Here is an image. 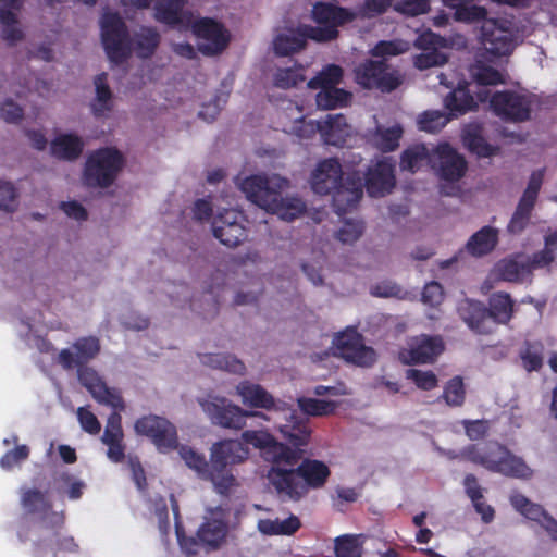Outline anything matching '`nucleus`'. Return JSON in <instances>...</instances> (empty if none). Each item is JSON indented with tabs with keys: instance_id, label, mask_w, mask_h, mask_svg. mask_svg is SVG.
<instances>
[{
	"instance_id": "f257e3e1",
	"label": "nucleus",
	"mask_w": 557,
	"mask_h": 557,
	"mask_svg": "<svg viewBox=\"0 0 557 557\" xmlns=\"http://www.w3.org/2000/svg\"><path fill=\"white\" fill-rule=\"evenodd\" d=\"M180 455L201 480L212 483L219 495L228 496L238 485L233 469L248 459L249 449L238 440H222L212 444L209 460L203 454L185 445L181 446Z\"/></svg>"
},
{
	"instance_id": "f03ea898",
	"label": "nucleus",
	"mask_w": 557,
	"mask_h": 557,
	"mask_svg": "<svg viewBox=\"0 0 557 557\" xmlns=\"http://www.w3.org/2000/svg\"><path fill=\"white\" fill-rule=\"evenodd\" d=\"M101 42L109 61L115 65L126 62L134 50L138 58H151L160 45L161 36L154 27L143 26L129 38L128 28L116 12L103 14L101 22Z\"/></svg>"
},
{
	"instance_id": "7ed1b4c3",
	"label": "nucleus",
	"mask_w": 557,
	"mask_h": 557,
	"mask_svg": "<svg viewBox=\"0 0 557 557\" xmlns=\"http://www.w3.org/2000/svg\"><path fill=\"white\" fill-rule=\"evenodd\" d=\"M311 188L319 195H332L333 208L338 215L357 208L362 198V177L354 171L343 177L342 165L335 158L318 163L311 175Z\"/></svg>"
},
{
	"instance_id": "20e7f679",
	"label": "nucleus",
	"mask_w": 557,
	"mask_h": 557,
	"mask_svg": "<svg viewBox=\"0 0 557 557\" xmlns=\"http://www.w3.org/2000/svg\"><path fill=\"white\" fill-rule=\"evenodd\" d=\"M288 186L286 178L264 175H251L243 180L240 189L246 197L268 212L277 214L282 220L293 221L306 212V203L296 197L284 198L281 189Z\"/></svg>"
},
{
	"instance_id": "39448f33",
	"label": "nucleus",
	"mask_w": 557,
	"mask_h": 557,
	"mask_svg": "<svg viewBox=\"0 0 557 557\" xmlns=\"http://www.w3.org/2000/svg\"><path fill=\"white\" fill-rule=\"evenodd\" d=\"M461 457L486 470L504 476L529 480L533 470L523 458L512 454L505 445L498 442H488L483 446L470 444L461 451Z\"/></svg>"
},
{
	"instance_id": "423d86ee",
	"label": "nucleus",
	"mask_w": 557,
	"mask_h": 557,
	"mask_svg": "<svg viewBox=\"0 0 557 557\" xmlns=\"http://www.w3.org/2000/svg\"><path fill=\"white\" fill-rule=\"evenodd\" d=\"M124 166V157L115 148L106 147L92 151L86 159L83 181L88 187L108 188Z\"/></svg>"
},
{
	"instance_id": "0eeeda50",
	"label": "nucleus",
	"mask_w": 557,
	"mask_h": 557,
	"mask_svg": "<svg viewBox=\"0 0 557 557\" xmlns=\"http://www.w3.org/2000/svg\"><path fill=\"white\" fill-rule=\"evenodd\" d=\"M202 410L210 418L214 425L224 429L242 430L246 426L248 418L268 420V417L260 411H248L234 405L224 397H214L212 400L200 401Z\"/></svg>"
},
{
	"instance_id": "6e6552de",
	"label": "nucleus",
	"mask_w": 557,
	"mask_h": 557,
	"mask_svg": "<svg viewBox=\"0 0 557 557\" xmlns=\"http://www.w3.org/2000/svg\"><path fill=\"white\" fill-rule=\"evenodd\" d=\"M531 96L513 90L494 92L490 98L493 113L506 122H524L531 116Z\"/></svg>"
},
{
	"instance_id": "1a4fd4ad",
	"label": "nucleus",
	"mask_w": 557,
	"mask_h": 557,
	"mask_svg": "<svg viewBox=\"0 0 557 557\" xmlns=\"http://www.w3.org/2000/svg\"><path fill=\"white\" fill-rule=\"evenodd\" d=\"M355 74L356 82L366 89L391 92L401 84L399 75L395 71H388L385 61L367 60L356 67Z\"/></svg>"
},
{
	"instance_id": "9d476101",
	"label": "nucleus",
	"mask_w": 557,
	"mask_h": 557,
	"mask_svg": "<svg viewBox=\"0 0 557 557\" xmlns=\"http://www.w3.org/2000/svg\"><path fill=\"white\" fill-rule=\"evenodd\" d=\"M334 355L358 367H371L375 362V351L363 343L355 330H346L334 338Z\"/></svg>"
},
{
	"instance_id": "9b49d317",
	"label": "nucleus",
	"mask_w": 557,
	"mask_h": 557,
	"mask_svg": "<svg viewBox=\"0 0 557 557\" xmlns=\"http://www.w3.org/2000/svg\"><path fill=\"white\" fill-rule=\"evenodd\" d=\"M21 506L28 515L39 516L40 529H55L65 525L63 512L53 510L46 493L37 488H21Z\"/></svg>"
},
{
	"instance_id": "f8f14e48",
	"label": "nucleus",
	"mask_w": 557,
	"mask_h": 557,
	"mask_svg": "<svg viewBox=\"0 0 557 557\" xmlns=\"http://www.w3.org/2000/svg\"><path fill=\"white\" fill-rule=\"evenodd\" d=\"M193 34L205 42L198 45V50L207 55L213 57L223 52L230 42V35L224 26L210 17L195 20L189 26Z\"/></svg>"
},
{
	"instance_id": "ddd939ff",
	"label": "nucleus",
	"mask_w": 557,
	"mask_h": 557,
	"mask_svg": "<svg viewBox=\"0 0 557 557\" xmlns=\"http://www.w3.org/2000/svg\"><path fill=\"white\" fill-rule=\"evenodd\" d=\"M530 26L527 24L517 25L512 21L505 22L504 29L494 27L488 30L483 27L482 45L485 51L493 57H504L510 54L519 36L525 35Z\"/></svg>"
},
{
	"instance_id": "4468645a",
	"label": "nucleus",
	"mask_w": 557,
	"mask_h": 557,
	"mask_svg": "<svg viewBox=\"0 0 557 557\" xmlns=\"http://www.w3.org/2000/svg\"><path fill=\"white\" fill-rule=\"evenodd\" d=\"M431 166L441 180L447 182H458L468 169L466 159L448 143L440 144L433 150Z\"/></svg>"
},
{
	"instance_id": "2eb2a0df",
	"label": "nucleus",
	"mask_w": 557,
	"mask_h": 557,
	"mask_svg": "<svg viewBox=\"0 0 557 557\" xmlns=\"http://www.w3.org/2000/svg\"><path fill=\"white\" fill-rule=\"evenodd\" d=\"M75 369L79 383L91 394L94 399L115 410L125 409V403L120 392L108 387L94 368L82 366Z\"/></svg>"
},
{
	"instance_id": "dca6fc26",
	"label": "nucleus",
	"mask_w": 557,
	"mask_h": 557,
	"mask_svg": "<svg viewBox=\"0 0 557 557\" xmlns=\"http://www.w3.org/2000/svg\"><path fill=\"white\" fill-rule=\"evenodd\" d=\"M101 350L100 339L96 336H83L72 344V349L64 348L58 355V363L64 370L87 366Z\"/></svg>"
},
{
	"instance_id": "f3484780",
	"label": "nucleus",
	"mask_w": 557,
	"mask_h": 557,
	"mask_svg": "<svg viewBox=\"0 0 557 557\" xmlns=\"http://www.w3.org/2000/svg\"><path fill=\"white\" fill-rule=\"evenodd\" d=\"M457 314L468 329L478 335H490L493 331V320L487 307L480 300L465 298L457 305Z\"/></svg>"
},
{
	"instance_id": "a211bd4d",
	"label": "nucleus",
	"mask_w": 557,
	"mask_h": 557,
	"mask_svg": "<svg viewBox=\"0 0 557 557\" xmlns=\"http://www.w3.org/2000/svg\"><path fill=\"white\" fill-rule=\"evenodd\" d=\"M509 500L517 512L525 519L536 522L547 532L552 540H557V520L540 504L531 502L527 496L517 491L510 494Z\"/></svg>"
},
{
	"instance_id": "6ab92c4d",
	"label": "nucleus",
	"mask_w": 557,
	"mask_h": 557,
	"mask_svg": "<svg viewBox=\"0 0 557 557\" xmlns=\"http://www.w3.org/2000/svg\"><path fill=\"white\" fill-rule=\"evenodd\" d=\"M395 186L394 165L382 159L368 168L362 181V188L366 187L371 197H382L391 193Z\"/></svg>"
},
{
	"instance_id": "aec40b11",
	"label": "nucleus",
	"mask_w": 557,
	"mask_h": 557,
	"mask_svg": "<svg viewBox=\"0 0 557 557\" xmlns=\"http://www.w3.org/2000/svg\"><path fill=\"white\" fill-rule=\"evenodd\" d=\"M267 476L278 495L293 502H298L306 496V488L301 485L296 468L271 466Z\"/></svg>"
},
{
	"instance_id": "412c9836",
	"label": "nucleus",
	"mask_w": 557,
	"mask_h": 557,
	"mask_svg": "<svg viewBox=\"0 0 557 557\" xmlns=\"http://www.w3.org/2000/svg\"><path fill=\"white\" fill-rule=\"evenodd\" d=\"M444 342L441 336L422 334L412 339L410 348L403 354L407 364L432 363L444 351Z\"/></svg>"
},
{
	"instance_id": "4be33fe9",
	"label": "nucleus",
	"mask_w": 557,
	"mask_h": 557,
	"mask_svg": "<svg viewBox=\"0 0 557 557\" xmlns=\"http://www.w3.org/2000/svg\"><path fill=\"white\" fill-rule=\"evenodd\" d=\"M187 0H157L154 18L170 27L189 29L193 24V11L185 9Z\"/></svg>"
},
{
	"instance_id": "5701e85b",
	"label": "nucleus",
	"mask_w": 557,
	"mask_h": 557,
	"mask_svg": "<svg viewBox=\"0 0 557 557\" xmlns=\"http://www.w3.org/2000/svg\"><path fill=\"white\" fill-rule=\"evenodd\" d=\"M237 216L235 211L225 210L212 221L213 236L227 247H236L247 237L246 230L237 221Z\"/></svg>"
},
{
	"instance_id": "b1692460",
	"label": "nucleus",
	"mask_w": 557,
	"mask_h": 557,
	"mask_svg": "<svg viewBox=\"0 0 557 557\" xmlns=\"http://www.w3.org/2000/svg\"><path fill=\"white\" fill-rule=\"evenodd\" d=\"M301 485L306 488V495L309 490L322 488L327 482L331 470L326 463L318 459L304 458L296 467Z\"/></svg>"
},
{
	"instance_id": "393cba45",
	"label": "nucleus",
	"mask_w": 557,
	"mask_h": 557,
	"mask_svg": "<svg viewBox=\"0 0 557 557\" xmlns=\"http://www.w3.org/2000/svg\"><path fill=\"white\" fill-rule=\"evenodd\" d=\"M63 527L55 529H42L48 535L34 542V557H41L46 546H52L53 557H58L59 552L77 553L78 544L72 535L62 534Z\"/></svg>"
},
{
	"instance_id": "a878e982",
	"label": "nucleus",
	"mask_w": 557,
	"mask_h": 557,
	"mask_svg": "<svg viewBox=\"0 0 557 557\" xmlns=\"http://www.w3.org/2000/svg\"><path fill=\"white\" fill-rule=\"evenodd\" d=\"M312 18L319 25H334V28L337 29L338 26L357 20V14L350 9L319 1L313 5Z\"/></svg>"
},
{
	"instance_id": "bb28decb",
	"label": "nucleus",
	"mask_w": 557,
	"mask_h": 557,
	"mask_svg": "<svg viewBox=\"0 0 557 557\" xmlns=\"http://www.w3.org/2000/svg\"><path fill=\"white\" fill-rule=\"evenodd\" d=\"M242 403L250 408L271 410L275 407L274 397L260 384L243 381L236 386Z\"/></svg>"
},
{
	"instance_id": "cd10ccee",
	"label": "nucleus",
	"mask_w": 557,
	"mask_h": 557,
	"mask_svg": "<svg viewBox=\"0 0 557 557\" xmlns=\"http://www.w3.org/2000/svg\"><path fill=\"white\" fill-rule=\"evenodd\" d=\"M278 431L287 444L296 448L307 446L311 437V429L308 420L295 413H292L289 419H287L284 424L280 425Z\"/></svg>"
},
{
	"instance_id": "c85d7f7f",
	"label": "nucleus",
	"mask_w": 557,
	"mask_h": 557,
	"mask_svg": "<svg viewBox=\"0 0 557 557\" xmlns=\"http://www.w3.org/2000/svg\"><path fill=\"white\" fill-rule=\"evenodd\" d=\"M444 107L449 111L451 116L458 117L459 115L475 110L478 102L469 89V84L463 82L446 95L444 98Z\"/></svg>"
},
{
	"instance_id": "c756f323",
	"label": "nucleus",
	"mask_w": 557,
	"mask_h": 557,
	"mask_svg": "<svg viewBox=\"0 0 557 557\" xmlns=\"http://www.w3.org/2000/svg\"><path fill=\"white\" fill-rule=\"evenodd\" d=\"M346 117L343 114H327L325 119L315 124V129L321 134L327 145L342 146L348 135Z\"/></svg>"
},
{
	"instance_id": "7c9ffc66",
	"label": "nucleus",
	"mask_w": 557,
	"mask_h": 557,
	"mask_svg": "<svg viewBox=\"0 0 557 557\" xmlns=\"http://www.w3.org/2000/svg\"><path fill=\"white\" fill-rule=\"evenodd\" d=\"M499 232L493 226H483L467 242L466 249L473 257H483L492 252L498 244Z\"/></svg>"
},
{
	"instance_id": "2f4dec72",
	"label": "nucleus",
	"mask_w": 557,
	"mask_h": 557,
	"mask_svg": "<svg viewBox=\"0 0 557 557\" xmlns=\"http://www.w3.org/2000/svg\"><path fill=\"white\" fill-rule=\"evenodd\" d=\"M83 139L75 134H61L50 145L53 157L60 160L74 161L81 157L84 150Z\"/></svg>"
},
{
	"instance_id": "473e14b6",
	"label": "nucleus",
	"mask_w": 557,
	"mask_h": 557,
	"mask_svg": "<svg viewBox=\"0 0 557 557\" xmlns=\"http://www.w3.org/2000/svg\"><path fill=\"white\" fill-rule=\"evenodd\" d=\"M474 0H443L444 5L454 10L453 17L456 22L479 23L486 18L487 11L484 7L473 4Z\"/></svg>"
},
{
	"instance_id": "72a5a7b5",
	"label": "nucleus",
	"mask_w": 557,
	"mask_h": 557,
	"mask_svg": "<svg viewBox=\"0 0 557 557\" xmlns=\"http://www.w3.org/2000/svg\"><path fill=\"white\" fill-rule=\"evenodd\" d=\"M487 312L493 320V331L495 332L499 324H507L513 314V300L507 293H494L488 298Z\"/></svg>"
},
{
	"instance_id": "f704fd0d",
	"label": "nucleus",
	"mask_w": 557,
	"mask_h": 557,
	"mask_svg": "<svg viewBox=\"0 0 557 557\" xmlns=\"http://www.w3.org/2000/svg\"><path fill=\"white\" fill-rule=\"evenodd\" d=\"M403 132L400 125L391 127L377 125L375 129L369 134V140L380 151L392 152L398 148Z\"/></svg>"
},
{
	"instance_id": "c9c22d12",
	"label": "nucleus",
	"mask_w": 557,
	"mask_h": 557,
	"mask_svg": "<svg viewBox=\"0 0 557 557\" xmlns=\"http://www.w3.org/2000/svg\"><path fill=\"white\" fill-rule=\"evenodd\" d=\"M305 39L300 25L289 28L286 33L277 34L273 39V49L276 55L287 57L305 48Z\"/></svg>"
},
{
	"instance_id": "e433bc0d",
	"label": "nucleus",
	"mask_w": 557,
	"mask_h": 557,
	"mask_svg": "<svg viewBox=\"0 0 557 557\" xmlns=\"http://www.w3.org/2000/svg\"><path fill=\"white\" fill-rule=\"evenodd\" d=\"M304 453L301 448H292L289 444L287 445L275 440L268 450L265 458L272 462V466L281 467V465H285L295 468L302 459Z\"/></svg>"
},
{
	"instance_id": "4c0bfd02",
	"label": "nucleus",
	"mask_w": 557,
	"mask_h": 557,
	"mask_svg": "<svg viewBox=\"0 0 557 557\" xmlns=\"http://www.w3.org/2000/svg\"><path fill=\"white\" fill-rule=\"evenodd\" d=\"M200 361L203 366L233 374L243 375L246 371L245 363L230 354H203L200 355Z\"/></svg>"
},
{
	"instance_id": "58836bf2",
	"label": "nucleus",
	"mask_w": 557,
	"mask_h": 557,
	"mask_svg": "<svg viewBox=\"0 0 557 557\" xmlns=\"http://www.w3.org/2000/svg\"><path fill=\"white\" fill-rule=\"evenodd\" d=\"M472 75L476 84L482 87L494 86L504 83L502 73L490 65H476L472 72ZM476 96L480 102H486L491 98L490 90L486 88L476 91Z\"/></svg>"
},
{
	"instance_id": "ea45409f",
	"label": "nucleus",
	"mask_w": 557,
	"mask_h": 557,
	"mask_svg": "<svg viewBox=\"0 0 557 557\" xmlns=\"http://www.w3.org/2000/svg\"><path fill=\"white\" fill-rule=\"evenodd\" d=\"M226 536V525L221 520L212 519L203 522L198 531L197 537L206 546L216 549Z\"/></svg>"
},
{
	"instance_id": "a19ab883",
	"label": "nucleus",
	"mask_w": 557,
	"mask_h": 557,
	"mask_svg": "<svg viewBox=\"0 0 557 557\" xmlns=\"http://www.w3.org/2000/svg\"><path fill=\"white\" fill-rule=\"evenodd\" d=\"M433 152L431 153L425 145H414L403 151L399 164L401 170L414 173L423 163L431 164Z\"/></svg>"
},
{
	"instance_id": "79ce46f5",
	"label": "nucleus",
	"mask_w": 557,
	"mask_h": 557,
	"mask_svg": "<svg viewBox=\"0 0 557 557\" xmlns=\"http://www.w3.org/2000/svg\"><path fill=\"white\" fill-rule=\"evenodd\" d=\"M351 92L343 88H325L320 89L315 96L318 108L323 110H333L348 104L351 100Z\"/></svg>"
},
{
	"instance_id": "37998d69",
	"label": "nucleus",
	"mask_w": 557,
	"mask_h": 557,
	"mask_svg": "<svg viewBox=\"0 0 557 557\" xmlns=\"http://www.w3.org/2000/svg\"><path fill=\"white\" fill-rule=\"evenodd\" d=\"M519 357L528 372L539 371L543 366L544 345L539 341H525Z\"/></svg>"
},
{
	"instance_id": "c03bdc74",
	"label": "nucleus",
	"mask_w": 557,
	"mask_h": 557,
	"mask_svg": "<svg viewBox=\"0 0 557 557\" xmlns=\"http://www.w3.org/2000/svg\"><path fill=\"white\" fill-rule=\"evenodd\" d=\"M361 537V534H343L335 537V557H362L363 541Z\"/></svg>"
},
{
	"instance_id": "a18cd8bd",
	"label": "nucleus",
	"mask_w": 557,
	"mask_h": 557,
	"mask_svg": "<svg viewBox=\"0 0 557 557\" xmlns=\"http://www.w3.org/2000/svg\"><path fill=\"white\" fill-rule=\"evenodd\" d=\"M343 69L337 64H327L308 82L311 89H325L337 87L342 83Z\"/></svg>"
},
{
	"instance_id": "49530a36",
	"label": "nucleus",
	"mask_w": 557,
	"mask_h": 557,
	"mask_svg": "<svg viewBox=\"0 0 557 557\" xmlns=\"http://www.w3.org/2000/svg\"><path fill=\"white\" fill-rule=\"evenodd\" d=\"M96 86V100L91 104V110L95 116L100 117L106 112L112 109L111 98L112 92L107 84V74L101 73L95 78Z\"/></svg>"
},
{
	"instance_id": "de8ad7c7",
	"label": "nucleus",
	"mask_w": 557,
	"mask_h": 557,
	"mask_svg": "<svg viewBox=\"0 0 557 557\" xmlns=\"http://www.w3.org/2000/svg\"><path fill=\"white\" fill-rule=\"evenodd\" d=\"M499 275L508 282H523L530 277V267L517 259H505L497 264Z\"/></svg>"
},
{
	"instance_id": "09e8293b",
	"label": "nucleus",
	"mask_w": 557,
	"mask_h": 557,
	"mask_svg": "<svg viewBox=\"0 0 557 557\" xmlns=\"http://www.w3.org/2000/svg\"><path fill=\"white\" fill-rule=\"evenodd\" d=\"M9 7L0 8V23L3 28L1 36L9 45H15L23 39V32L17 27V17Z\"/></svg>"
},
{
	"instance_id": "8fccbe9b",
	"label": "nucleus",
	"mask_w": 557,
	"mask_h": 557,
	"mask_svg": "<svg viewBox=\"0 0 557 557\" xmlns=\"http://www.w3.org/2000/svg\"><path fill=\"white\" fill-rule=\"evenodd\" d=\"M169 422L165 418L149 414L137 419L134 429L138 435L146 436L153 442L163 428H169Z\"/></svg>"
},
{
	"instance_id": "3c124183",
	"label": "nucleus",
	"mask_w": 557,
	"mask_h": 557,
	"mask_svg": "<svg viewBox=\"0 0 557 557\" xmlns=\"http://www.w3.org/2000/svg\"><path fill=\"white\" fill-rule=\"evenodd\" d=\"M534 207V202L520 198L518 206L507 225L508 233H521L528 226Z\"/></svg>"
},
{
	"instance_id": "603ef678",
	"label": "nucleus",
	"mask_w": 557,
	"mask_h": 557,
	"mask_svg": "<svg viewBox=\"0 0 557 557\" xmlns=\"http://www.w3.org/2000/svg\"><path fill=\"white\" fill-rule=\"evenodd\" d=\"M463 141L471 152L482 158L492 157L497 151V147L488 144L478 129L466 132Z\"/></svg>"
},
{
	"instance_id": "864d4df0",
	"label": "nucleus",
	"mask_w": 557,
	"mask_h": 557,
	"mask_svg": "<svg viewBox=\"0 0 557 557\" xmlns=\"http://www.w3.org/2000/svg\"><path fill=\"white\" fill-rule=\"evenodd\" d=\"M442 397L450 407L462 406L466 399V389L462 377L457 375L450 379L444 387Z\"/></svg>"
},
{
	"instance_id": "5fc2aeb1",
	"label": "nucleus",
	"mask_w": 557,
	"mask_h": 557,
	"mask_svg": "<svg viewBox=\"0 0 557 557\" xmlns=\"http://www.w3.org/2000/svg\"><path fill=\"white\" fill-rule=\"evenodd\" d=\"M300 32L305 39V46L308 39H312L317 42H329L337 38L338 30L334 28V25H300Z\"/></svg>"
},
{
	"instance_id": "6e6d98bb",
	"label": "nucleus",
	"mask_w": 557,
	"mask_h": 557,
	"mask_svg": "<svg viewBox=\"0 0 557 557\" xmlns=\"http://www.w3.org/2000/svg\"><path fill=\"white\" fill-rule=\"evenodd\" d=\"M302 72L301 66L278 69L273 77L274 85L283 89L296 87L306 79Z\"/></svg>"
},
{
	"instance_id": "4d7b16f0",
	"label": "nucleus",
	"mask_w": 557,
	"mask_h": 557,
	"mask_svg": "<svg viewBox=\"0 0 557 557\" xmlns=\"http://www.w3.org/2000/svg\"><path fill=\"white\" fill-rule=\"evenodd\" d=\"M298 406L304 413L312 417L326 416L335 409V404L333 401L307 397L299 398Z\"/></svg>"
},
{
	"instance_id": "13d9d810",
	"label": "nucleus",
	"mask_w": 557,
	"mask_h": 557,
	"mask_svg": "<svg viewBox=\"0 0 557 557\" xmlns=\"http://www.w3.org/2000/svg\"><path fill=\"white\" fill-rule=\"evenodd\" d=\"M242 441H239L247 449L246 444L252 445L256 448L264 450L267 455L271 445L274 443L275 437L267 431L262 430H246L242 433Z\"/></svg>"
},
{
	"instance_id": "bf43d9fd",
	"label": "nucleus",
	"mask_w": 557,
	"mask_h": 557,
	"mask_svg": "<svg viewBox=\"0 0 557 557\" xmlns=\"http://www.w3.org/2000/svg\"><path fill=\"white\" fill-rule=\"evenodd\" d=\"M414 45L417 48L424 51H438V48L451 47L453 40L437 35L432 30H426L417 37Z\"/></svg>"
},
{
	"instance_id": "052dcab7",
	"label": "nucleus",
	"mask_w": 557,
	"mask_h": 557,
	"mask_svg": "<svg viewBox=\"0 0 557 557\" xmlns=\"http://www.w3.org/2000/svg\"><path fill=\"white\" fill-rule=\"evenodd\" d=\"M122 411L123 410L113 409V412H111L110 416L108 417L107 424L101 436V441L103 444L124 440L121 417Z\"/></svg>"
},
{
	"instance_id": "680f3d73",
	"label": "nucleus",
	"mask_w": 557,
	"mask_h": 557,
	"mask_svg": "<svg viewBox=\"0 0 557 557\" xmlns=\"http://www.w3.org/2000/svg\"><path fill=\"white\" fill-rule=\"evenodd\" d=\"M449 121V117L442 111H425L418 119L419 128L429 133L441 131Z\"/></svg>"
},
{
	"instance_id": "e2e57ef3",
	"label": "nucleus",
	"mask_w": 557,
	"mask_h": 557,
	"mask_svg": "<svg viewBox=\"0 0 557 557\" xmlns=\"http://www.w3.org/2000/svg\"><path fill=\"white\" fill-rule=\"evenodd\" d=\"M160 453H169L178 447L177 430L172 422L169 428H163L152 442Z\"/></svg>"
},
{
	"instance_id": "0e129e2a",
	"label": "nucleus",
	"mask_w": 557,
	"mask_h": 557,
	"mask_svg": "<svg viewBox=\"0 0 557 557\" xmlns=\"http://www.w3.org/2000/svg\"><path fill=\"white\" fill-rule=\"evenodd\" d=\"M406 377L411 380L416 386L422 391H432L438 384L437 376L431 370L408 369L406 371Z\"/></svg>"
},
{
	"instance_id": "69168bd1",
	"label": "nucleus",
	"mask_w": 557,
	"mask_h": 557,
	"mask_svg": "<svg viewBox=\"0 0 557 557\" xmlns=\"http://www.w3.org/2000/svg\"><path fill=\"white\" fill-rule=\"evenodd\" d=\"M392 5V0H364L355 13L357 18H373L384 14Z\"/></svg>"
},
{
	"instance_id": "338daca9",
	"label": "nucleus",
	"mask_w": 557,
	"mask_h": 557,
	"mask_svg": "<svg viewBox=\"0 0 557 557\" xmlns=\"http://www.w3.org/2000/svg\"><path fill=\"white\" fill-rule=\"evenodd\" d=\"M363 233V224L359 221L346 220L336 233V238L344 244L355 243Z\"/></svg>"
},
{
	"instance_id": "774afa93",
	"label": "nucleus",
	"mask_w": 557,
	"mask_h": 557,
	"mask_svg": "<svg viewBox=\"0 0 557 557\" xmlns=\"http://www.w3.org/2000/svg\"><path fill=\"white\" fill-rule=\"evenodd\" d=\"M29 457L27 445H17L15 448L7 451L0 458V466L4 470H11L14 466L21 463Z\"/></svg>"
}]
</instances>
